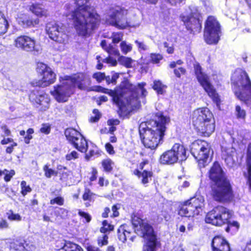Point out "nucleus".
Listing matches in <instances>:
<instances>
[{
    "mask_svg": "<svg viewBox=\"0 0 251 251\" xmlns=\"http://www.w3.org/2000/svg\"><path fill=\"white\" fill-rule=\"evenodd\" d=\"M29 99L33 103L44 105L45 107L44 110L48 108L49 100L47 96L39 93L37 90H34L31 92L29 95Z\"/></svg>",
    "mask_w": 251,
    "mask_h": 251,
    "instance_id": "obj_21",
    "label": "nucleus"
},
{
    "mask_svg": "<svg viewBox=\"0 0 251 251\" xmlns=\"http://www.w3.org/2000/svg\"><path fill=\"white\" fill-rule=\"evenodd\" d=\"M98 171L96 168H93L92 171V176L90 177L91 181H95L97 178Z\"/></svg>",
    "mask_w": 251,
    "mask_h": 251,
    "instance_id": "obj_56",
    "label": "nucleus"
},
{
    "mask_svg": "<svg viewBox=\"0 0 251 251\" xmlns=\"http://www.w3.org/2000/svg\"><path fill=\"white\" fill-rule=\"evenodd\" d=\"M174 73L176 77L179 78L181 75H183L185 74L186 70L184 68L178 67L174 69Z\"/></svg>",
    "mask_w": 251,
    "mask_h": 251,
    "instance_id": "obj_47",
    "label": "nucleus"
},
{
    "mask_svg": "<svg viewBox=\"0 0 251 251\" xmlns=\"http://www.w3.org/2000/svg\"><path fill=\"white\" fill-rule=\"evenodd\" d=\"M93 113L95 114V117H92L90 121L91 122H96L100 119V118L99 111L98 109H94Z\"/></svg>",
    "mask_w": 251,
    "mask_h": 251,
    "instance_id": "obj_55",
    "label": "nucleus"
},
{
    "mask_svg": "<svg viewBox=\"0 0 251 251\" xmlns=\"http://www.w3.org/2000/svg\"><path fill=\"white\" fill-rule=\"evenodd\" d=\"M19 25L24 28L35 26L39 24L38 18L35 15H21L17 19Z\"/></svg>",
    "mask_w": 251,
    "mask_h": 251,
    "instance_id": "obj_20",
    "label": "nucleus"
},
{
    "mask_svg": "<svg viewBox=\"0 0 251 251\" xmlns=\"http://www.w3.org/2000/svg\"><path fill=\"white\" fill-rule=\"evenodd\" d=\"M40 131L41 132L45 134H49L50 132V127L47 125H43V126L41 128Z\"/></svg>",
    "mask_w": 251,
    "mask_h": 251,
    "instance_id": "obj_58",
    "label": "nucleus"
},
{
    "mask_svg": "<svg viewBox=\"0 0 251 251\" xmlns=\"http://www.w3.org/2000/svg\"><path fill=\"white\" fill-rule=\"evenodd\" d=\"M102 226L100 228V231L103 233L112 231L114 229L113 226L109 224L106 220L102 222Z\"/></svg>",
    "mask_w": 251,
    "mask_h": 251,
    "instance_id": "obj_33",
    "label": "nucleus"
},
{
    "mask_svg": "<svg viewBox=\"0 0 251 251\" xmlns=\"http://www.w3.org/2000/svg\"><path fill=\"white\" fill-rule=\"evenodd\" d=\"M231 80L235 96L241 101L251 102V81L247 73L237 69L232 74Z\"/></svg>",
    "mask_w": 251,
    "mask_h": 251,
    "instance_id": "obj_6",
    "label": "nucleus"
},
{
    "mask_svg": "<svg viewBox=\"0 0 251 251\" xmlns=\"http://www.w3.org/2000/svg\"><path fill=\"white\" fill-rule=\"evenodd\" d=\"M105 149L106 151L111 154H113L114 153L115 151H114L113 147L110 144L107 143L105 145Z\"/></svg>",
    "mask_w": 251,
    "mask_h": 251,
    "instance_id": "obj_57",
    "label": "nucleus"
},
{
    "mask_svg": "<svg viewBox=\"0 0 251 251\" xmlns=\"http://www.w3.org/2000/svg\"><path fill=\"white\" fill-rule=\"evenodd\" d=\"M46 31L49 37L59 43H66L68 39L66 28L62 24L54 21L48 23L46 25Z\"/></svg>",
    "mask_w": 251,
    "mask_h": 251,
    "instance_id": "obj_13",
    "label": "nucleus"
},
{
    "mask_svg": "<svg viewBox=\"0 0 251 251\" xmlns=\"http://www.w3.org/2000/svg\"><path fill=\"white\" fill-rule=\"evenodd\" d=\"M61 250V251H84L80 246L71 242H66Z\"/></svg>",
    "mask_w": 251,
    "mask_h": 251,
    "instance_id": "obj_27",
    "label": "nucleus"
},
{
    "mask_svg": "<svg viewBox=\"0 0 251 251\" xmlns=\"http://www.w3.org/2000/svg\"><path fill=\"white\" fill-rule=\"evenodd\" d=\"M145 85V83L142 82L138 83L137 85H134L127 82L119 94L100 86L96 87L93 90L108 94L112 96L113 101L120 110H123L125 107H136L139 103V98L146 97L147 91L144 88Z\"/></svg>",
    "mask_w": 251,
    "mask_h": 251,
    "instance_id": "obj_3",
    "label": "nucleus"
},
{
    "mask_svg": "<svg viewBox=\"0 0 251 251\" xmlns=\"http://www.w3.org/2000/svg\"><path fill=\"white\" fill-rule=\"evenodd\" d=\"M50 203L51 204L56 203L59 205H62L64 204V199L61 197H57L54 199H51L50 201Z\"/></svg>",
    "mask_w": 251,
    "mask_h": 251,
    "instance_id": "obj_48",
    "label": "nucleus"
},
{
    "mask_svg": "<svg viewBox=\"0 0 251 251\" xmlns=\"http://www.w3.org/2000/svg\"><path fill=\"white\" fill-rule=\"evenodd\" d=\"M14 45L22 50L32 52L34 54H39L41 51V48L36 45L34 39L27 36L23 35L17 37L14 41Z\"/></svg>",
    "mask_w": 251,
    "mask_h": 251,
    "instance_id": "obj_16",
    "label": "nucleus"
},
{
    "mask_svg": "<svg viewBox=\"0 0 251 251\" xmlns=\"http://www.w3.org/2000/svg\"><path fill=\"white\" fill-rule=\"evenodd\" d=\"M207 11L211 9V3L210 0H201Z\"/></svg>",
    "mask_w": 251,
    "mask_h": 251,
    "instance_id": "obj_54",
    "label": "nucleus"
},
{
    "mask_svg": "<svg viewBox=\"0 0 251 251\" xmlns=\"http://www.w3.org/2000/svg\"><path fill=\"white\" fill-rule=\"evenodd\" d=\"M210 152V145L204 141L197 140L192 144L191 154L197 160L200 168L204 167L206 165L209 160Z\"/></svg>",
    "mask_w": 251,
    "mask_h": 251,
    "instance_id": "obj_9",
    "label": "nucleus"
},
{
    "mask_svg": "<svg viewBox=\"0 0 251 251\" xmlns=\"http://www.w3.org/2000/svg\"><path fill=\"white\" fill-rule=\"evenodd\" d=\"M187 158L186 149L178 143L175 144L172 149L163 153L160 157L163 164H173L177 161H183Z\"/></svg>",
    "mask_w": 251,
    "mask_h": 251,
    "instance_id": "obj_11",
    "label": "nucleus"
},
{
    "mask_svg": "<svg viewBox=\"0 0 251 251\" xmlns=\"http://www.w3.org/2000/svg\"><path fill=\"white\" fill-rule=\"evenodd\" d=\"M163 45L164 48L167 49V52L169 54H172L174 52V48L172 46L169 47L168 46V44L167 42H164L163 43Z\"/></svg>",
    "mask_w": 251,
    "mask_h": 251,
    "instance_id": "obj_59",
    "label": "nucleus"
},
{
    "mask_svg": "<svg viewBox=\"0 0 251 251\" xmlns=\"http://www.w3.org/2000/svg\"><path fill=\"white\" fill-rule=\"evenodd\" d=\"M107 52L110 55H113L115 56H119L120 55V52L118 50L114 48L111 44H109V48Z\"/></svg>",
    "mask_w": 251,
    "mask_h": 251,
    "instance_id": "obj_45",
    "label": "nucleus"
},
{
    "mask_svg": "<svg viewBox=\"0 0 251 251\" xmlns=\"http://www.w3.org/2000/svg\"><path fill=\"white\" fill-rule=\"evenodd\" d=\"M178 214L181 216L186 217H194L196 215L195 210L192 206L188 203V201H185L180 208L178 211Z\"/></svg>",
    "mask_w": 251,
    "mask_h": 251,
    "instance_id": "obj_25",
    "label": "nucleus"
},
{
    "mask_svg": "<svg viewBox=\"0 0 251 251\" xmlns=\"http://www.w3.org/2000/svg\"><path fill=\"white\" fill-rule=\"evenodd\" d=\"M103 171L107 173L110 172L113 169V162L109 158L104 159L101 162Z\"/></svg>",
    "mask_w": 251,
    "mask_h": 251,
    "instance_id": "obj_31",
    "label": "nucleus"
},
{
    "mask_svg": "<svg viewBox=\"0 0 251 251\" xmlns=\"http://www.w3.org/2000/svg\"><path fill=\"white\" fill-rule=\"evenodd\" d=\"M65 135L67 140L72 144L75 143L78 147V144L76 142L80 139L81 145L78 146V149L82 152H85L88 148V143L86 139L77 130L74 128H67L65 131Z\"/></svg>",
    "mask_w": 251,
    "mask_h": 251,
    "instance_id": "obj_19",
    "label": "nucleus"
},
{
    "mask_svg": "<svg viewBox=\"0 0 251 251\" xmlns=\"http://www.w3.org/2000/svg\"><path fill=\"white\" fill-rule=\"evenodd\" d=\"M167 86L164 85L160 80H154L152 88L155 90L158 95H163L166 91L165 89Z\"/></svg>",
    "mask_w": 251,
    "mask_h": 251,
    "instance_id": "obj_29",
    "label": "nucleus"
},
{
    "mask_svg": "<svg viewBox=\"0 0 251 251\" xmlns=\"http://www.w3.org/2000/svg\"><path fill=\"white\" fill-rule=\"evenodd\" d=\"M21 193L23 196H25L27 193L31 191V188L29 185H26V182L25 181H22L21 183Z\"/></svg>",
    "mask_w": 251,
    "mask_h": 251,
    "instance_id": "obj_36",
    "label": "nucleus"
},
{
    "mask_svg": "<svg viewBox=\"0 0 251 251\" xmlns=\"http://www.w3.org/2000/svg\"><path fill=\"white\" fill-rule=\"evenodd\" d=\"M119 74L114 73L111 75L112 84H115L117 79L119 78Z\"/></svg>",
    "mask_w": 251,
    "mask_h": 251,
    "instance_id": "obj_61",
    "label": "nucleus"
},
{
    "mask_svg": "<svg viewBox=\"0 0 251 251\" xmlns=\"http://www.w3.org/2000/svg\"><path fill=\"white\" fill-rule=\"evenodd\" d=\"M123 34L121 32H114L112 33V42L114 44L118 43L122 41Z\"/></svg>",
    "mask_w": 251,
    "mask_h": 251,
    "instance_id": "obj_38",
    "label": "nucleus"
},
{
    "mask_svg": "<svg viewBox=\"0 0 251 251\" xmlns=\"http://www.w3.org/2000/svg\"><path fill=\"white\" fill-rule=\"evenodd\" d=\"M134 174L141 179L142 183L144 185H146L151 180L152 173L151 171H148L145 170L142 171L135 170Z\"/></svg>",
    "mask_w": 251,
    "mask_h": 251,
    "instance_id": "obj_26",
    "label": "nucleus"
},
{
    "mask_svg": "<svg viewBox=\"0 0 251 251\" xmlns=\"http://www.w3.org/2000/svg\"><path fill=\"white\" fill-rule=\"evenodd\" d=\"M93 77L96 79L97 81L100 83L104 79L105 74L104 73H102L101 72H97L93 74Z\"/></svg>",
    "mask_w": 251,
    "mask_h": 251,
    "instance_id": "obj_46",
    "label": "nucleus"
},
{
    "mask_svg": "<svg viewBox=\"0 0 251 251\" xmlns=\"http://www.w3.org/2000/svg\"><path fill=\"white\" fill-rule=\"evenodd\" d=\"M78 157V153L75 151H72L71 152L68 153L66 155V159L69 161L74 160Z\"/></svg>",
    "mask_w": 251,
    "mask_h": 251,
    "instance_id": "obj_49",
    "label": "nucleus"
},
{
    "mask_svg": "<svg viewBox=\"0 0 251 251\" xmlns=\"http://www.w3.org/2000/svg\"><path fill=\"white\" fill-rule=\"evenodd\" d=\"M135 43L139 50H146L148 49V46L143 42H140L138 40H136Z\"/></svg>",
    "mask_w": 251,
    "mask_h": 251,
    "instance_id": "obj_51",
    "label": "nucleus"
},
{
    "mask_svg": "<svg viewBox=\"0 0 251 251\" xmlns=\"http://www.w3.org/2000/svg\"><path fill=\"white\" fill-rule=\"evenodd\" d=\"M220 26L216 19L210 16L207 19L204 29V37L209 44H217L220 39Z\"/></svg>",
    "mask_w": 251,
    "mask_h": 251,
    "instance_id": "obj_12",
    "label": "nucleus"
},
{
    "mask_svg": "<svg viewBox=\"0 0 251 251\" xmlns=\"http://www.w3.org/2000/svg\"><path fill=\"white\" fill-rule=\"evenodd\" d=\"M183 63V61L181 60H178L176 62L173 61L170 63L169 66L171 68H175L176 67V65H181Z\"/></svg>",
    "mask_w": 251,
    "mask_h": 251,
    "instance_id": "obj_60",
    "label": "nucleus"
},
{
    "mask_svg": "<svg viewBox=\"0 0 251 251\" xmlns=\"http://www.w3.org/2000/svg\"><path fill=\"white\" fill-rule=\"evenodd\" d=\"M98 243L100 246L106 245L108 244V236L106 234H104L99 237Z\"/></svg>",
    "mask_w": 251,
    "mask_h": 251,
    "instance_id": "obj_40",
    "label": "nucleus"
},
{
    "mask_svg": "<svg viewBox=\"0 0 251 251\" xmlns=\"http://www.w3.org/2000/svg\"><path fill=\"white\" fill-rule=\"evenodd\" d=\"M92 195V193L91 192L90 190L89 189H86L85 192L83 195V199L84 201H90L91 199Z\"/></svg>",
    "mask_w": 251,
    "mask_h": 251,
    "instance_id": "obj_52",
    "label": "nucleus"
},
{
    "mask_svg": "<svg viewBox=\"0 0 251 251\" xmlns=\"http://www.w3.org/2000/svg\"><path fill=\"white\" fill-rule=\"evenodd\" d=\"M232 212L228 209L218 206L213 208L206 214L205 221L216 226H221L228 222L232 216Z\"/></svg>",
    "mask_w": 251,
    "mask_h": 251,
    "instance_id": "obj_10",
    "label": "nucleus"
},
{
    "mask_svg": "<svg viewBox=\"0 0 251 251\" xmlns=\"http://www.w3.org/2000/svg\"><path fill=\"white\" fill-rule=\"evenodd\" d=\"M226 224H227L228 226L226 228V231L228 232L229 231L231 228L234 227L235 230H237L239 227L238 223L235 221L230 222L229 220H228V222Z\"/></svg>",
    "mask_w": 251,
    "mask_h": 251,
    "instance_id": "obj_42",
    "label": "nucleus"
},
{
    "mask_svg": "<svg viewBox=\"0 0 251 251\" xmlns=\"http://www.w3.org/2000/svg\"><path fill=\"white\" fill-rule=\"evenodd\" d=\"M127 10L116 9L107 19L106 22L119 29H124L130 26L126 18Z\"/></svg>",
    "mask_w": 251,
    "mask_h": 251,
    "instance_id": "obj_17",
    "label": "nucleus"
},
{
    "mask_svg": "<svg viewBox=\"0 0 251 251\" xmlns=\"http://www.w3.org/2000/svg\"><path fill=\"white\" fill-rule=\"evenodd\" d=\"M37 71L42 75V79L38 83L37 85L45 87L53 83L55 79L56 75L52 69L45 64L39 63L37 64Z\"/></svg>",
    "mask_w": 251,
    "mask_h": 251,
    "instance_id": "obj_18",
    "label": "nucleus"
},
{
    "mask_svg": "<svg viewBox=\"0 0 251 251\" xmlns=\"http://www.w3.org/2000/svg\"><path fill=\"white\" fill-rule=\"evenodd\" d=\"M150 57L153 63H158L163 58L162 55L159 53H151Z\"/></svg>",
    "mask_w": 251,
    "mask_h": 251,
    "instance_id": "obj_41",
    "label": "nucleus"
},
{
    "mask_svg": "<svg viewBox=\"0 0 251 251\" xmlns=\"http://www.w3.org/2000/svg\"><path fill=\"white\" fill-rule=\"evenodd\" d=\"M120 48L122 52L126 54L128 52H130L132 49L131 44H127L126 41H122L120 44Z\"/></svg>",
    "mask_w": 251,
    "mask_h": 251,
    "instance_id": "obj_35",
    "label": "nucleus"
},
{
    "mask_svg": "<svg viewBox=\"0 0 251 251\" xmlns=\"http://www.w3.org/2000/svg\"><path fill=\"white\" fill-rule=\"evenodd\" d=\"M119 61L122 65L126 66V68H131L132 67L133 60L130 58L121 56Z\"/></svg>",
    "mask_w": 251,
    "mask_h": 251,
    "instance_id": "obj_34",
    "label": "nucleus"
},
{
    "mask_svg": "<svg viewBox=\"0 0 251 251\" xmlns=\"http://www.w3.org/2000/svg\"><path fill=\"white\" fill-rule=\"evenodd\" d=\"M235 114L238 119H244L246 116L245 111L241 109L240 106L236 105L235 107Z\"/></svg>",
    "mask_w": 251,
    "mask_h": 251,
    "instance_id": "obj_37",
    "label": "nucleus"
},
{
    "mask_svg": "<svg viewBox=\"0 0 251 251\" xmlns=\"http://www.w3.org/2000/svg\"><path fill=\"white\" fill-rule=\"evenodd\" d=\"M213 251H230L228 243L223 238L215 236L211 243Z\"/></svg>",
    "mask_w": 251,
    "mask_h": 251,
    "instance_id": "obj_22",
    "label": "nucleus"
},
{
    "mask_svg": "<svg viewBox=\"0 0 251 251\" xmlns=\"http://www.w3.org/2000/svg\"><path fill=\"white\" fill-rule=\"evenodd\" d=\"M188 201L195 210L196 215H198L201 211V207L203 205V198L200 196L198 197L192 198Z\"/></svg>",
    "mask_w": 251,
    "mask_h": 251,
    "instance_id": "obj_24",
    "label": "nucleus"
},
{
    "mask_svg": "<svg viewBox=\"0 0 251 251\" xmlns=\"http://www.w3.org/2000/svg\"><path fill=\"white\" fill-rule=\"evenodd\" d=\"M32 12L36 16H40L43 15V10L41 8L38 7L37 5H33L30 8Z\"/></svg>",
    "mask_w": 251,
    "mask_h": 251,
    "instance_id": "obj_43",
    "label": "nucleus"
},
{
    "mask_svg": "<svg viewBox=\"0 0 251 251\" xmlns=\"http://www.w3.org/2000/svg\"><path fill=\"white\" fill-rule=\"evenodd\" d=\"M170 119L162 113H156L154 120L140 124L139 132L144 146L151 150L155 149L162 140L166 130V125Z\"/></svg>",
    "mask_w": 251,
    "mask_h": 251,
    "instance_id": "obj_2",
    "label": "nucleus"
},
{
    "mask_svg": "<svg viewBox=\"0 0 251 251\" xmlns=\"http://www.w3.org/2000/svg\"><path fill=\"white\" fill-rule=\"evenodd\" d=\"M102 62L107 64H110L113 66H116L117 64L116 60L111 57L103 58Z\"/></svg>",
    "mask_w": 251,
    "mask_h": 251,
    "instance_id": "obj_50",
    "label": "nucleus"
},
{
    "mask_svg": "<svg viewBox=\"0 0 251 251\" xmlns=\"http://www.w3.org/2000/svg\"><path fill=\"white\" fill-rule=\"evenodd\" d=\"M211 181V195L213 199L219 202L230 201L233 197L231 185L221 166L215 162L208 172Z\"/></svg>",
    "mask_w": 251,
    "mask_h": 251,
    "instance_id": "obj_4",
    "label": "nucleus"
},
{
    "mask_svg": "<svg viewBox=\"0 0 251 251\" xmlns=\"http://www.w3.org/2000/svg\"><path fill=\"white\" fill-rule=\"evenodd\" d=\"M75 6H67L66 16L73 22L76 33L83 37H89L100 24V16L91 6L90 0H74Z\"/></svg>",
    "mask_w": 251,
    "mask_h": 251,
    "instance_id": "obj_1",
    "label": "nucleus"
},
{
    "mask_svg": "<svg viewBox=\"0 0 251 251\" xmlns=\"http://www.w3.org/2000/svg\"><path fill=\"white\" fill-rule=\"evenodd\" d=\"M55 213L62 219H65L68 217V210L63 208H58Z\"/></svg>",
    "mask_w": 251,
    "mask_h": 251,
    "instance_id": "obj_44",
    "label": "nucleus"
},
{
    "mask_svg": "<svg viewBox=\"0 0 251 251\" xmlns=\"http://www.w3.org/2000/svg\"><path fill=\"white\" fill-rule=\"evenodd\" d=\"M49 167L50 165L47 164L45 165L43 168L45 176L48 178H50L52 176H57L58 175L57 171L50 168Z\"/></svg>",
    "mask_w": 251,
    "mask_h": 251,
    "instance_id": "obj_30",
    "label": "nucleus"
},
{
    "mask_svg": "<svg viewBox=\"0 0 251 251\" xmlns=\"http://www.w3.org/2000/svg\"><path fill=\"white\" fill-rule=\"evenodd\" d=\"M194 70L197 78L201 85L213 100L218 103L220 101L219 96L213 86L210 82L208 76L201 71V68L199 64L194 65Z\"/></svg>",
    "mask_w": 251,
    "mask_h": 251,
    "instance_id": "obj_14",
    "label": "nucleus"
},
{
    "mask_svg": "<svg viewBox=\"0 0 251 251\" xmlns=\"http://www.w3.org/2000/svg\"><path fill=\"white\" fill-rule=\"evenodd\" d=\"M8 219L11 221H21V217L19 214L14 213L12 210L9 211L7 213Z\"/></svg>",
    "mask_w": 251,
    "mask_h": 251,
    "instance_id": "obj_39",
    "label": "nucleus"
},
{
    "mask_svg": "<svg viewBox=\"0 0 251 251\" xmlns=\"http://www.w3.org/2000/svg\"><path fill=\"white\" fill-rule=\"evenodd\" d=\"M10 248L12 251H25V250L24 244L18 241L11 243Z\"/></svg>",
    "mask_w": 251,
    "mask_h": 251,
    "instance_id": "obj_32",
    "label": "nucleus"
},
{
    "mask_svg": "<svg viewBox=\"0 0 251 251\" xmlns=\"http://www.w3.org/2000/svg\"><path fill=\"white\" fill-rule=\"evenodd\" d=\"M192 123L198 131L204 136H209L215 130L213 116L207 108L195 110L193 114Z\"/></svg>",
    "mask_w": 251,
    "mask_h": 251,
    "instance_id": "obj_7",
    "label": "nucleus"
},
{
    "mask_svg": "<svg viewBox=\"0 0 251 251\" xmlns=\"http://www.w3.org/2000/svg\"><path fill=\"white\" fill-rule=\"evenodd\" d=\"M78 214L82 218H84L86 220V222L87 223L90 222V221L91 220V216L87 213L79 211L78 212Z\"/></svg>",
    "mask_w": 251,
    "mask_h": 251,
    "instance_id": "obj_53",
    "label": "nucleus"
},
{
    "mask_svg": "<svg viewBox=\"0 0 251 251\" xmlns=\"http://www.w3.org/2000/svg\"><path fill=\"white\" fill-rule=\"evenodd\" d=\"M118 208L116 205H114L112 207V210L113 211V216L115 217L119 215V212L118 211Z\"/></svg>",
    "mask_w": 251,
    "mask_h": 251,
    "instance_id": "obj_62",
    "label": "nucleus"
},
{
    "mask_svg": "<svg viewBox=\"0 0 251 251\" xmlns=\"http://www.w3.org/2000/svg\"><path fill=\"white\" fill-rule=\"evenodd\" d=\"M244 251H251V240L247 242Z\"/></svg>",
    "mask_w": 251,
    "mask_h": 251,
    "instance_id": "obj_64",
    "label": "nucleus"
},
{
    "mask_svg": "<svg viewBox=\"0 0 251 251\" xmlns=\"http://www.w3.org/2000/svg\"><path fill=\"white\" fill-rule=\"evenodd\" d=\"M129 228V226L125 224L121 226L118 230L119 238L123 242H125L127 239L133 241L134 237L130 235Z\"/></svg>",
    "mask_w": 251,
    "mask_h": 251,
    "instance_id": "obj_23",
    "label": "nucleus"
},
{
    "mask_svg": "<svg viewBox=\"0 0 251 251\" xmlns=\"http://www.w3.org/2000/svg\"><path fill=\"white\" fill-rule=\"evenodd\" d=\"M101 47L105 50L106 51H107L109 48V45L107 44V42L105 40H103L100 43Z\"/></svg>",
    "mask_w": 251,
    "mask_h": 251,
    "instance_id": "obj_63",
    "label": "nucleus"
},
{
    "mask_svg": "<svg viewBox=\"0 0 251 251\" xmlns=\"http://www.w3.org/2000/svg\"><path fill=\"white\" fill-rule=\"evenodd\" d=\"M62 84L54 87V89L51 92L57 101L65 102L68 98L73 94L74 88L77 87L80 90H85L87 85L85 82L86 76L83 74H79L73 77L67 76Z\"/></svg>",
    "mask_w": 251,
    "mask_h": 251,
    "instance_id": "obj_5",
    "label": "nucleus"
},
{
    "mask_svg": "<svg viewBox=\"0 0 251 251\" xmlns=\"http://www.w3.org/2000/svg\"><path fill=\"white\" fill-rule=\"evenodd\" d=\"M132 225L134 231L146 241L144 251H156V238L151 226L138 217L132 219Z\"/></svg>",
    "mask_w": 251,
    "mask_h": 251,
    "instance_id": "obj_8",
    "label": "nucleus"
},
{
    "mask_svg": "<svg viewBox=\"0 0 251 251\" xmlns=\"http://www.w3.org/2000/svg\"><path fill=\"white\" fill-rule=\"evenodd\" d=\"M189 8L191 11V16L183 14L181 15V21L184 23L187 29L199 31L201 28V20L198 7L191 5Z\"/></svg>",
    "mask_w": 251,
    "mask_h": 251,
    "instance_id": "obj_15",
    "label": "nucleus"
},
{
    "mask_svg": "<svg viewBox=\"0 0 251 251\" xmlns=\"http://www.w3.org/2000/svg\"><path fill=\"white\" fill-rule=\"evenodd\" d=\"M234 149L231 147H222V158L225 159L227 163H229L232 161L231 156L234 152Z\"/></svg>",
    "mask_w": 251,
    "mask_h": 251,
    "instance_id": "obj_28",
    "label": "nucleus"
}]
</instances>
